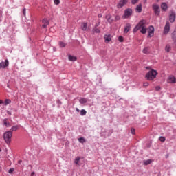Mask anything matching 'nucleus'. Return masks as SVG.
<instances>
[{"mask_svg":"<svg viewBox=\"0 0 176 176\" xmlns=\"http://www.w3.org/2000/svg\"><path fill=\"white\" fill-rule=\"evenodd\" d=\"M170 32V22L166 21V25L164 28V34L167 35Z\"/></svg>","mask_w":176,"mask_h":176,"instance_id":"6","label":"nucleus"},{"mask_svg":"<svg viewBox=\"0 0 176 176\" xmlns=\"http://www.w3.org/2000/svg\"><path fill=\"white\" fill-rule=\"evenodd\" d=\"M106 19H107L108 23H109L110 24H112V23H113V19H112V16L107 15Z\"/></svg>","mask_w":176,"mask_h":176,"instance_id":"17","label":"nucleus"},{"mask_svg":"<svg viewBox=\"0 0 176 176\" xmlns=\"http://www.w3.org/2000/svg\"><path fill=\"white\" fill-rule=\"evenodd\" d=\"M156 75H157V72L151 69L146 74V78L147 80H153L156 78Z\"/></svg>","mask_w":176,"mask_h":176,"instance_id":"3","label":"nucleus"},{"mask_svg":"<svg viewBox=\"0 0 176 176\" xmlns=\"http://www.w3.org/2000/svg\"><path fill=\"white\" fill-rule=\"evenodd\" d=\"M166 157H168V155H167Z\"/></svg>","mask_w":176,"mask_h":176,"instance_id":"54","label":"nucleus"},{"mask_svg":"<svg viewBox=\"0 0 176 176\" xmlns=\"http://www.w3.org/2000/svg\"><path fill=\"white\" fill-rule=\"evenodd\" d=\"M151 163H152V160H147L143 162V164H144V166H148V164H151Z\"/></svg>","mask_w":176,"mask_h":176,"instance_id":"24","label":"nucleus"},{"mask_svg":"<svg viewBox=\"0 0 176 176\" xmlns=\"http://www.w3.org/2000/svg\"><path fill=\"white\" fill-rule=\"evenodd\" d=\"M77 112H79V109H76Z\"/></svg>","mask_w":176,"mask_h":176,"instance_id":"50","label":"nucleus"},{"mask_svg":"<svg viewBox=\"0 0 176 176\" xmlns=\"http://www.w3.org/2000/svg\"><path fill=\"white\" fill-rule=\"evenodd\" d=\"M2 151V150L0 148V152H1Z\"/></svg>","mask_w":176,"mask_h":176,"instance_id":"52","label":"nucleus"},{"mask_svg":"<svg viewBox=\"0 0 176 176\" xmlns=\"http://www.w3.org/2000/svg\"><path fill=\"white\" fill-rule=\"evenodd\" d=\"M55 5H60V0H54Z\"/></svg>","mask_w":176,"mask_h":176,"instance_id":"35","label":"nucleus"},{"mask_svg":"<svg viewBox=\"0 0 176 176\" xmlns=\"http://www.w3.org/2000/svg\"><path fill=\"white\" fill-rule=\"evenodd\" d=\"M143 86H144V87H147V86H149V82H144V83L143 84Z\"/></svg>","mask_w":176,"mask_h":176,"instance_id":"39","label":"nucleus"},{"mask_svg":"<svg viewBox=\"0 0 176 176\" xmlns=\"http://www.w3.org/2000/svg\"><path fill=\"white\" fill-rule=\"evenodd\" d=\"M2 17V10H0V19Z\"/></svg>","mask_w":176,"mask_h":176,"instance_id":"44","label":"nucleus"},{"mask_svg":"<svg viewBox=\"0 0 176 176\" xmlns=\"http://www.w3.org/2000/svg\"><path fill=\"white\" fill-rule=\"evenodd\" d=\"M1 104H3V102L0 100V105H1Z\"/></svg>","mask_w":176,"mask_h":176,"instance_id":"48","label":"nucleus"},{"mask_svg":"<svg viewBox=\"0 0 176 176\" xmlns=\"http://www.w3.org/2000/svg\"><path fill=\"white\" fill-rule=\"evenodd\" d=\"M80 161V157H76L75 161H74L75 164H77L78 166H79Z\"/></svg>","mask_w":176,"mask_h":176,"instance_id":"28","label":"nucleus"},{"mask_svg":"<svg viewBox=\"0 0 176 176\" xmlns=\"http://www.w3.org/2000/svg\"><path fill=\"white\" fill-rule=\"evenodd\" d=\"M144 2L146 3V0H144Z\"/></svg>","mask_w":176,"mask_h":176,"instance_id":"53","label":"nucleus"},{"mask_svg":"<svg viewBox=\"0 0 176 176\" xmlns=\"http://www.w3.org/2000/svg\"><path fill=\"white\" fill-rule=\"evenodd\" d=\"M8 115H12V113H10V111L7 112Z\"/></svg>","mask_w":176,"mask_h":176,"instance_id":"49","label":"nucleus"},{"mask_svg":"<svg viewBox=\"0 0 176 176\" xmlns=\"http://www.w3.org/2000/svg\"><path fill=\"white\" fill-rule=\"evenodd\" d=\"M156 91H159L160 90V86L155 87Z\"/></svg>","mask_w":176,"mask_h":176,"instance_id":"41","label":"nucleus"},{"mask_svg":"<svg viewBox=\"0 0 176 176\" xmlns=\"http://www.w3.org/2000/svg\"><path fill=\"white\" fill-rule=\"evenodd\" d=\"M133 14V10L131 8H128L124 10V16L129 17Z\"/></svg>","mask_w":176,"mask_h":176,"instance_id":"8","label":"nucleus"},{"mask_svg":"<svg viewBox=\"0 0 176 176\" xmlns=\"http://www.w3.org/2000/svg\"><path fill=\"white\" fill-rule=\"evenodd\" d=\"M165 50L167 52H170V50H171V47L170 46V45L168 44L166 45Z\"/></svg>","mask_w":176,"mask_h":176,"instance_id":"29","label":"nucleus"},{"mask_svg":"<svg viewBox=\"0 0 176 176\" xmlns=\"http://www.w3.org/2000/svg\"><path fill=\"white\" fill-rule=\"evenodd\" d=\"M80 104H86V102H87V99L82 98L81 99H80Z\"/></svg>","mask_w":176,"mask_h":176,"instance_id":"26","label":"nucleus"},{"mask_svg":"<svg viewBox=\"0 0 176 176\" xmlns=\"http://www.w3.org/2000/svg\"><path fill=\"white\" fill-rule=\"evenodd\" d=\"M129 2V0H120L119 3L117 5V8L118 9H122L123 6L125 5H127V3Z\"/></svg>","mask_w":176,"mask_h":176,"instance_id":"5","label":"nucleus"},{"mask_svg":"<svg viewBox=\"0 0 176 176\" xmlns=\"http://www.w3.org/2000/svg\"><path fill=\"white\" fill-rule=\"evenodd\" d=\"M154 32H155V28H153V26H150L149 31H148V36L150 38H152V36H153Z\"/></svg>","mask_w":176,"mask_h":176,"instance_id":"11","label":"nucleus"},{"mask_svg":"<svg viewBox=\"0 0 176 176\" xmlns=\"http://www.w3.org/2000/svg\"><path fill=\"white\" fill-rule=\"evenodd\" d=\"M12 135H13V133H12V131H8L4 133L3 140H5L6 144H7V145H10V142H12Z\"/></svg>","mask_w":176,"mask_h":176,"instance_id":"2","label":"nucleus"},{"mask_svg":"<svg viewBox=\"0 0 176 176\" xmlns=\"http://www.w3.org/2000/svg\"><path fill=\"white\" fill-rule=\"evenodd\" d=\"M146 24V20L142 19L141 20L138 24L134 28L133 32H137V31L140 30V32L142 34H146V27L145 26Z\"/></svg>","mask_w":176,"mask_h":176,"instance_id":"1","label":"nucleus"},{"mask_svg":"<svg viewBox=\"0 0 176 176\" xmlns=\"http://www.w3.org/2000/svg\"><path fill=\"white\" fill-rule=\"evenodd\" d=\"M81 29L82 30V31H86L87 30V23H82Z\"/></svg>","mask_w":176,"mask_h":176,"instance_id":"19","label":"nucleus"},{"mask_svg":"<svg viewBox=\"0 0 176 176\" xmlns=\"http://www.w3.org/2000/svg\"><path fill=\"white\" fill-rule=\"evenodd\" d=\"M80 115H81V116H85V115H86V113H87V112L86 111V110H85V109H82L81 111H80Z\"/></svg>","mask_w":176,"mask_h":176,"instance_id":"30","label":"nucleus"},{"mask_svg":"<svg viewBox=\"0 0 176 176\" xmlns=\"http://www.w3.org/2000/svg\"><path fill=\"white\" fill-rule=\"evenodd\" d=\"M100 25V23H96L95 25V28H97V27H98Z\"/></svg>","mask_w":176,"mask_h":176,"instance_id":"46","label":"nucleus"},{"mask_svg":"<svg viewBox=\"0 0 176 176\" xmlns=\"http://www.w3.org/2000/svg\"><path fill=\"white\" fill-rule=\"evenodd\" d=\"M104 39H105V42H106L107 43L111 42V35H105V36H104Z\"/></svg>","mask_w":176,"mask_h":176,"instance_id":"20","label":"nucleus"},{"mask_svg":"<svg viewBox=\"0 0 176 176\" xmlns=\"http://www.w3.org/2000/svg\"><path fill=\"white\" fill-rule=\"evenodd\" d=\"M25 10H26L25 8L23 9V14L24 16H25Z\"/></svg>","mask_w":176,"mask_h":176,"instance_id":"42","label":"nucleus"},{"mask_svg":"<svg viewBox=\"0 0 176 176\" xmlns=\"http://www.w3.org/2000/svg\"><path fill=\"white\" fill-rule=\"evenodd\" d=\"M17 130H19V126L16 125V126H12L10 129V131H11L12 133H13V131H17Z\"/></svg>","mask_w":176,"mask_h":176,"instance_id":"22","label":"nucleus"},{"mask_svg":"<svg viewBox=\"0 0 176 176\" xmlns=\"http://www.w3.org/2000/svg\"><path fill=\"white\" fill-rule=\"evenodd\" d=\"M3 125L6 126V127H10V122H9V120L8 118H5L3 120Z\"/></svg>","mask_w":176,"mask_h":176,"instance_id":"15","label":"nucleus"},{"mask_svg":"<svg viewBox=\"0 0 176 176\" xmlns=\"http://www.w3.org/2000/svg\"><path fill=\"white\" fill-rule=\"evenodd\" d=\"M10 102H12V100H10V99H6L5 100L6 105H9V104H10Z\"/></svg>","mask_w":176,"mask_h":176,"instance_id":"32","label":"nucleus"},{"mask_svg":"<svg viewBox=\"0 0 176 176\" xmlns=\"http://www.w3.org/2000/svg\"><path fill=\"white\" fill-rule=\"evenodd\" d=\"M93 34H100V29L95 28L93 29Z\"/></svg>","mask_w":176,"mask_h":176,"instance_id":"25","label":"nucleus"},{"mask_svg":"<svg viewBox=\"0 0 176 176\" xmlns=\"http://www.w3.org/2000/svg\"><path fill=\"white\" fill-rule=\"evenodd\" d=\"M169 21L170 23H174V21H175V12L174 11H170V14L169 15Z\"/></svg>","mask_w":176,"mask_h":176,"instance_id":"7","label":"nucleus"},{"mask_svg":"<svg viewBox=\"0 0 176 176\" xmlns=\"http://www.w3.org/2000/svg\"><path fill=\"white\" fill-rule=\"evenodd\" d=\"M152 9L154 12L155 16H160V7L159 6V4H153Z\"/></svg>","mask_w":176,"mask_h":176,"instance_id":"4","label":"nucleus"},{"mask_svg":"<svg viewBox=\"0 0 176 176\" xmlns=\"http://www.w3.org/2000/svg\"><path fill=\"white\" fill-rule=\"evenodd\" d=\"M172 39L174 42H176V28L174 30V31L173 32L172 34Z\"/></svg>","mask_w":176,"mask_h":176,"instance_id":"18","label":"nucleus"},{"mask_svg":"<svg viewBox=\"0 0 176 176\" xmlns=\"http://www.w3.org/2000/svg\"><path fill=\"white\" fill-rule=\"evenodd\" d=\"M49 25V20L47 18L43 19L42 28H46Z\"/></svg>","mask_w":176,"mask_h":176,"instance_id":"12","label":"nucleus"},{"mask_svg":"<svg viewBox=\"0 0 176 176\" xmlns=\"http://www.w3.org/2000/svg\"><path fill=\"white\" fill-rule=\"evenodd\" d=\"M118 41H119V42H123V36H120L118 37Z\"/></svg>","mask_w":176,"mask_h":176,"instance_id":"37","label":"nucleus"},{"mask_svg":"<svg viewBox=\"0 0 176 176\" xmlns=\"http://www.w3.org/2000/svg\"><path fill=\"white\" fill-rule=\"evenodd\" d=\"M120 20V16L116 15L114 21H119Z\"/></svg>","mask_w":176,"mask_h":176,"instance_id":"34","label":"nucleus"},{"mask_svg":"<svg viewBox=\"0 0 176 176\" xmlns=\"http://www.w3.org/2000/svg\"><path fill=\"white\" fill-rule=\"evenodd\" d=\"M131 134H133V135H134V134H135V129L134 128L131 129Z\"/></svg>","mask_w":176,"mask_h":176,"instance_id":"40","label":"nucleus"},{"mask_svg":"<svg viewBox=\"0 0 176 176\" xmlns=\"http://www.w3.org/2000/svg\"><path fill=\"white\" fill-rule=\"evenodd\" d=\"M31 175H32V176L35 175V172H32V173H31Z\"/></svg>","mask_w":176,"mask_h":176,"instance_id":"47","label":"nucleus"},{"mask_svg":"<svg viewBox=\"0 0 176 176\" xmlns=\"http://www.w3.org/2000/svg\"><path fill=\"white\" fill-rule=\"evenodd\" d=\"M6 67H9V60L8 59L5 62L0 63V69L1 68H6Z\"/></svg>","mask_w":176,"mask_h":176,"instance_id":"9","label":"nucleus"},{"mask_svg":"<svg viewBox=\"0 0 176 176\" xmlns=\"http://www.w3.org/2000/svg\"><path fill=\"white\" fill-rule=\"evenodd\" d=\"M146 69H149V67H146Z\"/></svg>","mask_w":176,"mask_h":176,"instance_id":"51","label":"nucleus"},{"mask_svg":"<svg viewBox=\"0 0 176 176\" xmlns=\"http://www.w3.org/2000/svg\"><path fill=\"white\" fill-rule=\"evenodd\" d=\"M18 163H19V164H21V163H23V160H19Z\"/></svg>","mask_w":176,"mask_h":176,"instance_id":"43","label":"nucleus"},{"mask_svg":"<svg viewBox=\"0 0 176 176\" xmlns=\"http://www.w3.org/2000/svg\"><path fill=\"white\" fill-rule=\"evenodd\" d=\"M130 28H131V25H130V23H126L124 30V33L127 34V32L130 31Z\"/></svg>","mask_w":176,"mask_h":176,"instance_id":"14","label":"nucleus"},{"mask_svg":"<svg viewBox=\"0 0 176 176\" xmlns=\"http://www.w3.org/2000/svg\"><path fill=\"white\" fill-rule=\"evenodd\" d=\"M159 140L161 142H164V141H166V138L161 136L160 137Z\"/></svg>","mask_w":176,"mask_h":176,"instance_id":"33","label":"nucleus"},{"mask_svg":"<svg viewBox=\"0 0 176 176\" xmlns=\"http://www.w3.org/2000/svg\"><path fill=\"white\" fill-rule=\"evenodd\" d=\"M135 10L138 12V13H141V12H142V4L140 3L138 6H137Z\"/></svg>","mask_w":176,"mask_h":176,"instance_id":"16","label":"nucleus"},{"mask_svg":"<svg viewBox=\"0 0 176 176\" xmlns=\"http://www.w3.org/2000/svg\"><path fill=\"white\" fill-rule=\"evenodd\" d=\"M138 1H140V0H132L131 1L132 5H135V3H137V2H138Z\"/></svg>","mask_w":176,"mask_h":176,"instance_id":"36","label":"nucleus"},{"mask_svg":"<svg viewBox=\"0 0 176 176\" xmlns=\"http://www.w3.org/2000/svg\"><path fill=\"white\" fill-rule=\"evenodd\" d=\"M98 17H99V19L101 18V17H102V14H99L98 15Z\"/></svg>","mask_w":176,"mask_h":176,"instance_id":"45","label":"nucleus"},{"mask_svg":"<svg viewBox=\"0 0 176 176\" xmlns=\"http://www.w3.org/2000/svg\"><path fill=\"white\" fill-rule=\"evenodd\" d=\"M167 82L168 83H176V78L174 76H169Z\"/></svg>","mask_w":176,"mask_h":176,"instance_id":"10","label":"nucleus"},{"mask_svg":"<svg viewBox=\"0 0 176 176\" xmlns=\"http://www.w3.org/2000/svg\"><path fill=\"white\" fill-rule=\"evenodd\" d=\"M78 141L80 144H85V142H86V139H85V138H78Z\"/></svg>","mask_w":176,"mask_h":176,"instance_id":"27","label":"nucleus"},{"mask_svg":"<svg viewBox=\"0 0 176 176\" xmlns=\"http://www.w3.org/2000/svg\"><path fill=\"white\" fill-rule=\"evenodd\" d=\"M14 171V168H10V170H8V173H9L10 174H12V173H13Z\"/></svg>","mask_w":176,"mask_h":176,"instance_id":"38","label":"nucleus"},{"mask_svg":"<svg viewBox=\"0 0 176 176\" xmlns=\"http://www.w3.org/2000/svg\"><path fill=\"white\" fill-rule=\"evenodd\" d=\"M161 9L162 10H163V12H167V10L168 9V6H167V3H162Z\"/></svg>","mask_w":176,"mask_h":176,"instance_id":"13","label":"nucleus"},{"mask_svg":"<svg viewBox=\"0 0 176 176\" xmlns=\"http://www.w3.org/2000/svg\"><path fill=\"white\" fill-rule=\"evenodd\" d=\"M68 59L69 60V61H76L77 60L76 56H74L72 55L68 56Z\"/></svg>","mask_w":176,"mask_h":176,"instance_id":"21","label":"nucleus"},{"mask_svg":"<svg viewBox=\"0 0 176 176\" xmlns=\"http://www.w3.org/2000/svg\"><path fill=\"white\" fill-rule=\"evenodd\" d=\"M59 45H60V47H65L66 44H65V43H64L63 41H60L59 42Z\"/></svg>","mask_w":176,"mask_h":176,"instance_id":"31","label":"nucleus"},{"mask_svg":"<svg viewBox=\"0 0 176 176\" xmlns=\"http://www.w3.org/2000/svg\"><path fill=\"white\" fill-rule=\"evenodd\" d=\"M143 53L144 54H149V47H144L142 50Z\"/></svg>","mask_w":176,"mask_h":176,"instance_id":"23","label":"nucleus"}]
</instances>
